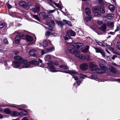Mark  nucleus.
I'll return each instance as SVG.
<instances>
[{"label":"nucleus","mask_w":120,"mask_h":120,"mask_svg":"<svg viewBox=\"0 0 120 120\" xmlns=\"http://www.w3.org/2000/svg\"><path fill=\"white\" fill-rule=\"evenodd\" d=\"M19 4L20 6L27 10H28L30 6L32 5V4L30 2H28L26 3L23 1H19Z\"/></svg>","instance_id":"1"},{"label":"nucleus","mask_w":120,"mask_h":120,"mask_svg":"<svg viewBox=\"0 0 120 120\" xmlns=\"http://www.w3.org/2000/svg\"><path fill=\"white\" fill-rule=\"evenodd\" d=\"M64 72L69 73L71 75H73V78L75 79L76 80L78 79V78L77 76H75L74 75H77L78 74V73L75 71L72 70H69L68 71H65Z\"/></svg>","instance_id":"2"},{"label":"nucleus","mask_w":120,"mask_h":120,"mask_svg":"<svg viewBox=\"0 0 120 120\" xmlns=\"http://www.w3.org/2000/svg\"><path fill=\"white\" fill-rule=\"evenodd\" d=\"M77 50V49L73 48L71 47H68L65 48V51L67 53L70 52L73 54L74 55L76 52Z\"/></svg>","instance_id":"3"},{"label":"nucleus","mask_w":120,"mask_h":120,"mask_svg":"<svg viewBox=\"0 0 120 120\" xmlns=\"http://www.w3.org/2000/svg\"><path fill=\"white\" fill-rule=\"evenodd\" d=\"M73 47L75 48L81 49L84 47V44L81 43H75L73 44Z\"/></svg>","instance_id":"4"},{"label":"nucleus","mask_w":120,"mask_h":120,"mask_svg":"<svg viewBox=\"0 0 120 120\" xmlns=\"http://www.w3.org/2000/svg\"><path fill=\"white\" fill-rule=\"evenodd\" d=\"M74 55L75 56L78 57L81 59L83 60L85 58L84 56L82 54H80L79 51L77 50Z\"/></svg>","instance_id":"5"},{"label":"nucleus","mask_w":120,"mask_h":120,"mask_svg":"<svg viewBox=\"0 0 120 120\" xmlns=\"http://www.w3.org/2000/svg\"><path fill=\"white\" fill-rule=\"evenodd\" d=\"M94 49H95L96 52L100 53L103 57H105V52L103 49H101L97 48H94Z\"/></svg>","instance_id":"6"},{"label":"nucleus","mask_w":120,"mask_h":120,"mask_svg":"<svg viewBox=\"0 0 120 120\" xmlns=\"http://www.w3.org/2000/svg\"><path fill=\"white\" fill-rule=\"evenodd\" d=\"M21 63L23 64L22 66L23 68H27L30 66V64L28 63L27 60H22Z\"/></svg>","instance_id":"7"},{"label":"nucleus","mask_w":120,"mask_h":120,"mask_svg":"<svg viewBox=\"0 0 120 120\" xmlns=\"http://www.w3.org/2000/svg\"><path fill=\"white\" fill-rule=\"evenodd\" d=\"M64 39L66 42L68 44H71L73 42L72 39L69 37L66 36L64 37Z\"/></svg>","instance_id":"8"},{"label":"nucleus","mask_w":120,"mask_h":120,"mask_svg":"<svg viewBox=\"0 0 120 120\" xmlns=\"http://www.w3.org/2000/svg\"><path fill=\"white\" fill-rule=\"evenodd\" d=\"M9 105L13 107L17 108L19 110H22V108H25V107H23L22 105L18 106L17 105L13 104H11Z\"/></svg>","instance_id":"9"},{"label":"nucleus","mask_w":120,"mask_h":120,"mask_svg":"<svg viewBox=\"0 0 120 120\" xmlns=\"http://www.w3.org/2000/svg\"><path fill=\"white\" fill-rule=\"evenodd\" d=\"M40 18L43 19H46L48 18V16L45 14L44 13H41L39 14Z\"/></svg>","instance_id":"10"},{"label":"nucleus","mask_w":120,"mask_h":120,"mask_svg":"<svg viewBox=\"0 0 120 120\" xmlns=\"http://www.w3.org/2000/svg\"><path fill=\"white\" fill-rule=\"evenodd\" d=\"M67 36L69 37L70 36H75V33L74 31L71 30H69L67 32Z\"/></svg>","instance_id":"11"},{"label":"nucleus","mask_w":120,"mask_h":120,"mask_svg":"<svg viewBox=\"0 0 120 120\" xmlns=\"http://www.w3.org/2000/svg\"><path fill=\"white\" fill-rule=\"evenodd\" d=\"M88 65L87 64H83L80 65V68L82 70L85 71L88 68Z\"/></svg>","instance_id":"12"},{"label":"nucleus","mask_w":120,"mask_h":120,"mask_svg":"<svg viewBox=\"0 0 120 120\" xmlns=\"http://www.w3.org/2000/svg\"><path fill=\"white\" fill-rule=\"evenodd\" d=\"M90 67L91 70L93 71L95 70L97 68L98 66L97 65L91 62L90 64Z\"/></svg>","instance_id":"13"},{"label":"nucleus","mask_w":120,"mask_h":120,"mask_svg":"<svg viewBox=\"0 0 120 120\" xmlns=\"http://www.w3.org/2000/svg\"><path fill=\"white\" fill-rule=\"evenodd\" d=\"M37 50L36 49H33L31 50L29 52V54L33 56H36V52Z\"/></svg>","instance_id":"14"},{"label":"nucleus","mask_w":120,"mask_h":120,"mask_svg":"<svg viewBox=\"0 0 120 120\" xmlns=\"http://www.w3.org/2000/svg\"><path fill=\"white\" fill-rule=\"evenodd\" d=\"M31 10L34 12L39 11L40 10V6L39 5H36L35 8H33Z\"/></svg>","instance_id":"15"},{"label":"nucleus","mask_w":120,"mask_h":120,"mask_svg":"<svg viewBox=\"0 0 120 120\" xmlns=\"http://www.w3.org/2000/svg\"><path fill=\"white\" fill-rule=\"evenodd\" d=\"M108 67L109 68L110 71L112 72L115 73L116 71V69L114 67H113L111 65H109Z\"/></svg>","instance_id":"16"},{"label":"nucleus","mask_w":120,"mask_h":120,"mask_svg":"<svg viewBox=\"0 0 120 120\" xmlns=\"http://www.w3.org/2000/svg\"><path fill=\"white\" fill-rule=\"evenodd\" d=\"M21 62L16 60L14 61L13 62L15 68H17L21 64Z\"/></svg>","instance_id":"17"},{"label":"nucleus","mask_w":120,"mask_h":120,"mask_svg":"<svg viewBox=\"0 0 120 120\" xmlns=\"http://www.w3.org/2000/svg\"><path fill=\"white\" fill-rule=\"evenodd\" d=\"M100 29L103 32H105L106 30V26L105 23H103L100 27Z\"/></svg>","instance_id":"18"},{"label":"nucleus","mask_w":120,"mask_h":120,"mask_svg":"<svg viewBox=\"0 0 120 120\" xmlns=\"http://www.w3.org/2000/svg\"><path fill=\"white\" fill-rule=\"evenodd\" d=\"M19 115V113L17 111H12L11 112V115L13 116H17Z\"/></svg>","instance_id":"19"},{"label":"nucleus","mask_w":120,"mask_h":120,"mask_svg":"<svg viewBox=\"0 0 120 120\" xmlns=\"http://www.w3.org/2000/svg\"><path fill=\"white\" fill-rule=\"evenodd\" d=\"M103 70H102L101 69H99L97 67V68L95 70L96 72L99 73H103L105 71V69H103Z\"/></svg>","instance_id":"20"},{"label":"nucleus","mask_w":120,"mask_h":120,"mask_svg":"<svg viewBox=\"0 0 120 120\" xmlns=\"http://www.w3.org/2000/svg\"><path fill=\"white\" fill-rule=\"evenodd\" d=\"M114 16V15L112 14H109L107 15L106 17L108 19L110 20L112 19Z\"/></svg>","instance_id":"21"},{"label":"nucleus","mask_w":120,"mask_h":120,"mask_svg":"<svg viewBox=\"0 0 120 120\" xmlns=\"http://www.w3.org/2000/svg\"><path fill=\"white\" fill-rule=\"evenodd\" d=\"M29 63L33 64L36 65L37 66H38L39 65L38 62L35 60H33L30 61Z\"/></svg>","instance_id":"22"},{"label":"nucleus","mask_w":120,"mask_h":120,"mask_svg":"<svg viewBox=\"0 0 120 120\" xmlns=\"http://www.w3.org/2000/svg\"><path fill=\"white\" fill-rule=\"evenodd\" d=\"M14 59L15 60L18 61H19L21 63L22 62V60H24L23 59H22L20 56H15Z\"/></svg>","instance_id":"23"},{"label":"nucleus","mask_w":120,"mask_h":120,"mask_svg":"<svg viewBox=\"0 0 120 120\" xmlns=\"http://www.w3.org/2000/svg\"><path fill=\"white\" fill-rule=\"evenodd\" d=\"M26 39L27 41L29 42L32 41L33 39V38L31 36L28 35H26Z\"/></svg>","instance_id":"24"},{"label":"nucleus","mask_w":120,"mask_h":120,"mask_svg":"<svg viewBox=\"0 0 120 120\" xmlns=\"http://www.w3.org/2000/svg\"><path fill=\"white\" fill-rule=\"evenodd\" d=\"M107 25L109 27L112 28L114 24L112 22H108L107 23Z\"/></svg>","instance_id":"25"},{"label":"nucleus","mask_w":120,"mask_h":120,"mask_svg":"<svg viewBox=\"0 0 120 120\" xmlns=\"http://www.w3.org/2000/svg\"><path fill=\"white\" fill-rule=\"evenodd\" d=\"M20 38L19 36H16L15 38V42L16 44L19 43L20 41Z\"/></svg>","instance_id":"26"},{"label":"nucleus","mask_w":120,"mask_h":120,"mask_svg":"<svg viewBox=\"0 0 120 120\" xmlns=\"http://www.w3.org/2000/svg\"><path fill=\"white\" fill-rule=\"evenodd\" d=\"M63 21L66 24L70 26H71V22L69 21L64 19L63 20Z\"/></svg>","instance_id":"27"},{"label":"nucleus","mask_w":120,"mask_h":120,"mask_svg":"<svg viewBox=\"0 0 120 120\" xmlns=\"http://www.w3.org/2000/svg\"><path fill=\"white\" fill-rule=\"evenodd\" d=\"M99 7L98 6H95L92 8V10L93 12H95L99 11Z\"/></svg>","instance_id":"28"},{"label":"nucleus","mask_w":120,"mask_h":120,"mask_svg":"<svg viewBox=\"0 0 120 120\" xmlns=\"http://www.w3.org/2000/svg\"><path fill=\"white\" fill-rule=\"evenodd\" d=\"M4 111L6 114L11 115V112L9 109L6 108L4 110Z\"/></svg>","instance_id":"29"},{"label":"nucleus","mask_w":120,"mask_h":120,"mask_svg":"<svg viewBox=\"0 0 120 120\" xmlns=\"http://www.w3.org/2000/svg\"><path fill=\"white\" fill-rule=\"evenodd\" d=\"M89 48V46L88 45H87L86 46L85 48L84 49L82 50V51L83 52H87L88 51Z\"/></svg>","instance_id":"30"},{"label":"nucleus","mask_w":120,"mask_h":120,"mask_svg":"<svg viewBox=\"0 0 120 120\" xmlns=\"http://www.w3.org/2000/svg\"><path fill=\"white\" fill-rule=\"evenodd\" d=\"M85 12L86 14L88 15H89L91 14L90 10L88 8H86Z\"/></svg>","instance_id":"31"},{"label":"nucleus","mask_w":120,"mask_h":120,"mask_svg":"<svg viewBox=\"0 0 120 120\" xmlns=\"http://www.w3.org/2000/svg\"><path fill=\"white\" fill-rule=\"evenodd\" d=\"M20 115L21 116H23L26 115L27 114V112L25 111H23L19 113Z\"/></svg>","instance_id":"32"},{"label":"nucleus","mask_w":120,"mask_h":120,"mask_svg":"<svg viewBox=\"0 0 120 120\" xmlns=\"http://www.w3.org/2000/svg\"><path fill=\"white\" fill-rule=\"evenodd\" d=\"M45 60L49 61L52 59V57L49 55H47L45 56Z\"/></svg>","instance_id":"33"},{"label":"nucleus","mask_w":120,"mask_h":120,"mask_svg":"<svg viewBox=\"0 0 120 120\" xmlns=\"http://www.w3.org/2000/svg\"><path fill=\"white\" fill-rule=\"evenodd\" d=\"M56 23L58 26L60 27H61L64 25L62 21H58Z\"/></svg>","instance_id":"34"},{"label":"nucleus","mask_w":120,"mask_h":120,"mask_svg":"<svg viewBox=\"0 0 120 120\" xmlns=\"http://www.w3.org/2000/svg\"><path fill=\"white\" fill-rule=\"evenodd\" d=\"M100 11L103 14L105 13V11L104 6L101 5L100 8Z\"/></svg>","instance_id":"35"},{"label":"nucleus","mask_w":120,"mask_h":120,"mask_svg":"<svg viewBox=\"0 0 120 120\" xmlns=\"http://www.w3.org/2000/svg\"><path fill=\"white\" fill-rule=\"evenodd\" d=\"M47 64L50 69H53L54 68H55L54 66L52 65L53 64L51 63V61L50 63H47Z\"/></svg>","instance_id":"36"},{"label":"nucleus","mask_w":120,"mask_h":120,"mask_svg":"<svg viewBox=\"0 0 120 120\" xmlns=\"http://www.w3.org/2000/svg\"><path fill=\"white\" fill-rule=\"evenodd\" d=\"M51 69L49 70V71H50L52 72H56L59 71V70H56L55 68H54L53 69Z\"/></svg>","instance_id":"37"},{"label":"nucleus","mask_w":120,"mask_h":120,"mask_svg":"<svg viewBox=\"0 0 120 120\" xmlns=\"http://www.w3.org/2000/svg\"><path fill=\"white\" fill-rule=\"evenodd\" d=\"M79 75V77L81 79H83L86 77V76L83 74L80 73Z\"/></svg>","instance_id":"38"},{"label":"nucleus","mask_w":120,"mask_h":120,"mask_svg":"<svg viewBox=\"0 0 120 120\" xmlns=\"http://www.w3.org/2000/svg\"><path fill=\"white\" fill-rule=\"evenodd\" d=\"M109 9L111 11H114L115 10L114 7L112 5H110L109 7Z\"/></svg>","instance_id":"39"},{"label":"nucleus","mask_w":120,"mask_h":120,"mask_svg":"<svg viewBox=\"0 0 120 120\" xmlns=\"http://www.w3.org/2000/svg\"><path fill=\"white\" fill-rule=\"evenodd\" d=\"M96 43L99 45L103 46H104V44H103L101 42L98 41L96 40Z\"/></svg>","instance_id":"40"},{"label":"nucleus","mask_w":120,"mask_h":120,"mask_svg":"<svg viewBox=\"0 0 120 120\" xmlns=\"http://www.w3.org/2000/svg\"><path fill=\"white\" fill-rule=\"evenodd\" d=\"M60 68H62L64 69H66L68 68L67 66L65 65L62 64L60 66Z\"/></svg>","instance_id":"41"},{"label":"nucleus","mask_w":120,"mask_h":120,"mask_svg":"<svg viewBox=\"0 0 120 120\" xmlns=\"http://www.w3.org/2000/svg\"><path fill=\"white\" fill-rule=\"evenodd\" d=\"M55 48L54 47H50L49 49H47V50L48 52H51L54 50Z\"/></svg>","instance_id":"42"},{"label":"nucleus","mask_w":120,"mask_h":120,"mask_svg":"<svg viewBox=\"0 0 120 120\" xmlns=\"http://www.w3.org/2000/svg\"><path fill=\"white\" fill-rule=\"evenodd\" d=\"M51 63L54 65H59V63L58 61H51Z\"/></svg>","instance_id":"43"},{"label":"nucleus","mask_w":120,"mask_h":120,"mask_svg":"<svg viewBox=\"0 0 120 120\" xmlns=\"http://www.w3.org/2000/svg\"><path fill=\"white\" fill-rule=\"evenodd\" d=\"M91 19V16H89L86 17V18L85 19L86 21H88L90 20Z\"/></svg>","instance_id":"44"},{"label":"nucleus","mask_w":120,"mask_h":120,"mask_svg":"<svg viewBox=\"0 0 120 120\" xmlns=\"http://www.w3.org/2000/svg\"><path fill=\"white\" fill-rule=\"evenodd\" d=\"M91 79H97V76L94 74H92L91 75Z\"/></svg>","instance_id":"45"},{"label":"nucleus","mask_w":120,"mask_h":120,"mask_svg":"<svg viewBox=\"0 0 120 120\" xmlns=\"http://www.w3.org/2000/svg\"><path fill=\"white\" fill-rule=\"evenodd\" d=\"M5 23L4 22H0V28H2L4 26Z\"/></svg>","instance_id":"46"},{"label":"nucleus","mask_w":120,"mask_h":120,"mask_svg":"<svg viewBox=\"0 0 120 120\" xmlns=\"http://www.w3.org/2000/svg\"><path fill=\"white\" fill-rule=\"evenodd\" d=\"M33 16L36 19L39 21H40V19L38 17V15H33Z\"/></svg>","instance_id":"47"},{"label":"nucleus","mask_w":120,"mask_h":120,"mask_svg":"<svg viewBox=\"0 0 120 120\" xmlns=\"http://www.w3.org/2000/svg\"><path fill=\"white\" fill-rule=\"evenodd\" d=\"M48 44V42L46 41H44L43 42V45L45 47H46L47 46Z\"/></svg>","instance_id":"48"},{"label":"nucleus","mask_w":120,"mask_h":120,"mask_svg":"<svg viewBox=\"0 0 120 120\" xmlns=\"http://www.w3.org/2000/svg\"><path fill=\"white\" fill-rule=\"evenodd\" d=\"M47 2L51 6L53 5V2L51 0H46Z\"/></svg>","instance_id":"49"},{"label":"nucleus","mask_w":120,"mask_h":120,"mask_svg":"<svg viewBox=\"0 0 120 120\" xmlns=\"http://www.w3.org/2000/svg\"><path fill=\"white\" fill-rule=\"evenodd\" d=\"M53 4H55V5L57 7L60 8H61V6L58 4L54 2H53Z\"/></svg>","instance_id":"50"},{"label":"nucleus","mask_w":120,"mask_h":120,"mask_svg":"<svg viewBox=\"0 0 120 120\" xmlns=\"http://www.w3.org/2000/svg\"><path fill=\"white\" fill-rule=\"evenodd\" d=\"M55 11V10H49L47 11V12L48 14H50L51 13H53Z\"/></svg>","instance_id":"51"},{"label":"nucleus","mask_w":120,"mask_h":120,"mask_svg":"<svg viewBox=\"0 0 120 120\" xmlns=\"http://www.w3.org/2000/svg\"><path fill=\"white\" fill-rule=\"evenodd\" d=\"M101 15V13L99 12H97L94 14V15L95 16L99 17Z\"/></svg>","instance_id":"52"},{"label":"nucleus","mask_w":120,"mask_h":120,"mask_svg":"<svg viewBox=\"0 0 120 120\" xmlns=\"http://www.w3.org/2000/svg\"><path fill=\"white\" fill-rule=\"evenodd\" d=\"M54 27V26L53 25H50L48 27V29L49 30H51Z\"/></svg>","instance_id":"53"},{"label":"nucleus","mask_w":120,"mask_h":120,"mask_svg":"<svg viewBox=\"0 0 120 120\" xmlns=\"http://www.w3.org/2000/svg\"><path fill=\"white\" fill-rule=\"evenodd\" d=\"M52 34L55 37L58 36H59V34L55 33H52Z\"/></svg>","instance_id":"54"},{"label":"nucleus","mask_w":120,"mask_h":120,"mask_svg":"<svg viewBox=\"0 0 120 120\" xmlns=\"http://www.w3.org/2000/svg\"><path fill=\"white\" fill-rule=\"evenodd\" d=\"M97 23L98 25H101L103 23V22L102 21L98 20L97 22Z\"/></svg>","instance_id":"55"},{"label":"nucleus","mask_w":120,"mask_h":120,"mask_svg":"<svg viewBox=\"0 0 120 120\" xmlns=\"http://www.w3.org/2000/svg\"><path fill=\"white\" fill-rule=\"evenodd\" d=\"M47 52H48V51L46 52L44 49H42L41 51V54L42 55H43L47 53Z\"/></svg>","instance_id":"56"},{"label":"nucleus","mask_w":120,"mask_h":120,"mask_svg":"<svg viewBox=\"0 0 120 120\" xmlns=\"http://www.w3.org/2000/svg\"><path fill=\"white\" fill-rule=\"evenodd\" d=\"M7 6L8 9H10L12 8V6L9 3L7 4Z\"/></svg>","instance_id":"57"},{"label":"nucleus","mask_w":120,"mask_h":120,"mask_svg":"<svg viewBox=\"0 0 120 120\" xmlns=\"http://www.w3.org/2000/svg\"><path fill=\"white\" fill-rule=\"evenodd\" d=\"M51 33L49 31H47L46 32L45 35L47 36H48Z\"/></svg>","instance_id":"58"},{"label":"nucleus","mask_w":120,"mask_h":120,"mask_svg":"<svg viewBox=\"0 0 120 120\" xmlns=\"http://www.w3.org/2000/svg\"><path fill=\"white\" fill-rule=\"evenodd\" d=\"M120 41H118L117 42V48L120 51V48L119 47V43H120Z\"/></svg>","instance_id":"59"},{"label":"nucleus","mask_w":120,"mask_h":120,"mask_svg":"<svg viewBox=\"0 0 120 120\" xmlns=\"http://www.w3.org/2000/svg\"><path fill=\"white\" fill-rule=\"evenodd\" d=\"M3 41L4 43L8 44V41L6 38H5L3 40Z\"/></svg>","instance_id":"60"},{"label":"nucleus","mask_w":120,"mask_h":120,"mask_svg":"<svg viewBox=\"0 0 120 120\" xmlns=\"http://www.w3.org/2000/svg\"><path fill=\"white\" fill-rule=\"evenodd\" d=\"M120 26H118L117 28L115 30V32H117L119 30H120Z\"/></svg>","instance_id":"61"},{"label":"nucleus","mask_w":120,"mask_h":120,"mask_svg":"<svg viewBox=\"0 0 120 120\" xmlns=\"http://www.w3.org/2000/svg\"><path fill=\"white\" fill-rule=\"evenodd\" d=\"M21 38L22 39H24L25 38V36L23 34H22L20 35Z\"/></svg>","instance_id":"62"},{"label":"nucleus","mask_w":120,"mask_h":120,"mask_svg":"<svg viewBox=\"0 0 120 120\" xmlns=\"http://www.w3.org/2000/svg\"><path fill=\"white\" fill-rule=\"evenodd\" d=\"M85 58L87 60H90V57L88 55H86Z\"/></svg>","instance_id":"63"},{"label":"nucleus","mask_w":120,"mask_h":120,"mask_svg":"<svg viewBox=\"0 0 120 120\" xmlns=\"http://www.w3.org/2000/svg\"><path fill=\"white\" fill-rule=\"evenodd\" d=\"M21 120H29L27 119L26 117H25L23 118Z\"/></svg>","instance_id":"64"}]
</instances>
